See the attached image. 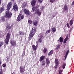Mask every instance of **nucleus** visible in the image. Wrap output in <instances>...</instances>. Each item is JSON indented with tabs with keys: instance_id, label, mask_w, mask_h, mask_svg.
Masks as SVG:
<instances>
[{
	"instance_id": "1",
	"label": "nucleus",
	"mask_w": 74,
	"mask_h": 74,
	"mask_svg": "<svg viewBox=\"0 0 74 74\" xmlns=\"http://www.w3.org/2000/svg\"><path fill=\"white\" fill-rule=\"evenodd\" d=\"M32 12H34L35 14H37L38 16H40L41 14V12H40L39 9L37 8L36 7H34L32 8Z\"/></svg>"
},
{
	"instance_id": "2",
	"label": "nucleus",
	"mask_w": 74,
	"mask_h": 74,
	"mask_svg": "<svg viewBox=\"0 0 74 74\" xmlns=\"http://www.w3.org/2000/svg\"><path fill=\"white\" fill-rule=\"evenodd\" d=\"M10 10H6V12L5 13V17L7 18H10L12 16V13L11 12H9Z\"/></svg>"
},
{
	"instance_id": "3",
	"label": "nucleus",
	"mask_w": 74,
	"mask_h": 74,
	"mask_svg": "<svg viewBox=\"0 0 74 74\" xmlns=\"http://www.w3.org/2000/svg\"><path fill=\"white\" fill-rule=\"evenodd\" d=\"M24 18V16L22 14V12L21 11H20V14L18 15L17 17V20L18 22H19L21 20V19H23Z\"/></svg>"
},
{
	"instance_id": "4",
	"label": "nucleus",
	"mask_w": 74,
	"mask_h": 74,
	"mask_svg": "<svg viewBox=\"0 0 74 74\" xmlns=\"http://www.w3.org/2000/svg\"><path fill=\"white\" fill-rule=\"evenodd\" d=\"M10 36L11 34H10V33H8L7 34L6 36V38L5 40V43L6 44H8V42H9V40H10Z\"/></svg>"
},
{
	"instance_id": "5",
	"label": "nucleus",
	"mask_w": 74,
	"mask_h": 74,
	"mask_svg": "<svg viewBox=\"0 0 74 74\" xmlns=\"http://www.w3.org/2000/svg\"><path fill=\"white\" fill-rule=\"evenodd\" d=\"M23 11L24 14L26 15H29L30 14V11L25 9H23Z\"/></svg>"
},
{
	"instance_id": "6",
	"label": "nucleus",
	"mask_w": 74,
	"mask_h": 74,
	"mask_svg": "<svg viewBox=\"0 0 74 74\" xmlns=\"http://www.w3.org/2000/svg\"><path fill=\"white\" fill-rule=\"evenodd\" d=\"M12 10H13L14 11H18V6L15 3H14V4Z\"/></svg>"
},
{
	"instance_id": "7",
	"label": "nucleus",
	"mask_w": 74,
	"mask_h": 74,
	"mask_svg": "<svg viewBox=\"0 0 74 74\" xmlns=\"http://www.w3.org/2000/svg\"><path fill=\"white\" fill-rule=\"evenodd\" d=\"M12 6V2H9L7 6V9L8 10L10 11V9L11 8Z\"/></svg>"
},
{
	"instance_id": "8",
	"label": "nucleus",
	"mask_w": 74,
	"mask_h": 74,
	"mask_svg": "<svg viewBox=\"0 0 74 74\" xmlns=\"http://www.w3.org/2000/svg\"><path fill=\"white\" fill-rule=\"evenodd\" d=\"M36 28H35L34 27L32 28V31L30 33H31V34H33L34 35V34L36 33Z\"/></svg>"
},
{
	"instance_id": "9",
	"label": "nucleus",
	"mask_w": 74,
	"mask_h": 74,
	"mask_svg": "<svg viewBox=\"0 0 74 74\" xmlns=\"http://www.w3.org/2000/svg\"><path fill=\"white\" fill-rule=\"evenodd\" d=\"M39 37L40 38H39L38 40V42H42V40H41V38L42 37V35H39Z\"/></svg>"
},
{
	"instance_id": "10",
	"label": "nucleus",
	"mask_w": 74,
	"mask_h": 74,
	"mask_svg": "<svg viewBox=\"0 0 74 74\" xmlns=\"http://www.w3.org/2000/svg\"><path fill=\"white\" fill-rule=\"evenodd\" d=\"M45 59V56H42L40 58L39 60V61L40 62H41L42 60H43L44 59Z\"/></svg>"
},
{
	"instance_id": "11",
	"label": "nucleus",
	"mask_w": 74,
	"mask_h": 74,
	"mask_svg": "<svg viewBox=\"0 0 74 74\" xmlns=\"http://www.w3.org/2000/svg\"><path fill=\"white\" fill-rule=\"evenodd\" d=\"M33 36H34V34H32L30 33L28 37L29 39L31 40V39L33 38Z\"/></svg>"
},
{
	"instance_id": "12",
	"label": "nucleus",
	"mask_w": 74,
	"mask_h": 74,
	"mask_svg": "<svg viewBox=\"0 0 74 74\" xmlns=\"http://www.w3.org/2000/svg\"><path fill=\"white\" fill-rule=\"evenodd\" d=\"M11 44H12V45L13 46H14V47H15V46L16 45V42H15L14 41V40H12L11 41Z\"/></svg>"
},
{
	"instance_id": "13",
	"label": "nucleus",
	"mask_w": 74,
	"mask_h": 74,
	"mask_svg": "<svg viewBox=\"0 0 74 74\" xmlns=\"http://www.w3.org/2000/svg\"><path fill=\"white\" fill-rule=\"evenodd\" d=\"M36 1L35 0H34L32 1L31 2V5L33 6V5H35V4H36Z\"/></svg>"
},
{
	"instance_id": "14",
	"label": "nucleus",
	"mask_w": 74,
	"mask_h": 74,
	"mask_svg": "<svg viewBox=\"0 0 74 74\" xmlns=\"http://www.w3.org/2000/svg\"><path fill=\"white\" fill-rule=\"evenodd\" d=\"M20 71L21 73H23L24 72V69L23 68V67L22 66L20 67Z\"/></svg>"
},
{
	"instance_id": "15",
	"label": "nucleus",
	"mask_w": 74,
	"mask_h": 74,
	"mask_svg": "<svg viewBox=\"0 0 74 74\" xmlns=\"http://www.w3.org/2000/svg\"><path fill=\"white\" fill-rule=\"evenodd\" d=\"M57 41H59L60 42H63V38L60 37L59 38V40H58Z\"/></svg>"
},
{
	"instance_id": "16",
	"label": "nucleus",
	"mask_w": 74,
	"mask_h": 74,
	"mask_svg": "<svg viewBox=\"0 0 74 74\" xmlns=\"http://www.w3.org/2000/svg\"><path fill=\"white\" fill-rule=\"evenodd\" d=\"M34 24L35 26H37L38 25V21L37 20H36L34 21Z\"/></svg>"
},
{
	"instance_id": "17",
	"label": "nucleus",
	"mask_w": 74,
	"mask_h": 74,
	"mask_svg": "<svg viewBox=\"0 0 74 74\" xmlns=\"http://www.w3.org/2000/svg\"><path fill=\"white\" fill-rule=\"evenodd\" d=\"M46 62L47 64H49L50 63V61L48 58H46Z\"/></svg>"
},
{
	"instance_id": "18",
	"label": "nucleus",
	"mask_w": 74,
	"mask_h": 74,
	"mask_svg": "<svg viewBox=\"0 0 74 74\" xmlns=\"http://www.w3.org/2000/svg\"><path fill=\"white\" fill-rule=\"evenodd\" d=\"M55 63L56 64V66H58V63H59V61H58V59H55Z\"/></svg>"
},
{
	"instance_id": "19",
	"label": "nucleus",
	"mask_w": 74,
	"mask_h": 74,
	"mask_svg": "<svg viewBox=\"0 0 74 74\" xmlns=\"http://www.w3.org/2000/svg\"><path fill=\"white\" fill-rule=\"evenodd\" d=\"M64 10L66 11H68V8L67 7V5H65L64 7Z\"/></svg>"
},
{
	"instance_id": "20",
	"label": "nucleus",
	"mask_w": 74,
	"mask_h": 74,
	"mask_svg": "<svg viewBox=\"0 0 74 74\" xmlns=\"http://www.w3.org/2000/svg\"><path fill=\"white\" fill-rule=\"evenodd\" d=\"M37 47H38V45H36V46L34 45H32V47L33 48L34 50V51H36V49H37Z\"/></svg>"
},
{
	"instance_id": "21",
	"label": "nucleus",
	"mask_w": 74,
	"mask_h": 74,
	"mask_svg": "<svg viewBox=\"0 0 74 74\" xmlns=\"http://www.w3.org/2000/svg\"><path fill=\"white\" fill-rule=\"evenodd\" d=\"M53 50H51L48 53V55L49 56H51V55H52L53 54Z\"/></svg>"
},
{
	"instance_id": "22",
	"label": "nucleus",
	"mask_w": 74,
	"mask_h": 74,
	"mask_svg": "<svg viewBox=\"0 0 74 74\" xmlns=\"http://www.w3.org/2000/svg\"><path fill=\"white\" fill-rule=\"evenodd\" d=\"M46 63L45 62V61H43L42 63V66H45V65Z\"/></svg>"
},
{
	"instance_id": "23",
	"label": "nucleus",
	"mask_w": 74,
	"mask_h": 74,
	"mask_svg": "<svg viewBox=\"0 0 74 74\" xmlns=\"http://www.w3.org/2000/svg\"><path fill=\"white\" fill-rule=\"evenodd\" d=\"M27 5V3H24L22 5L23 7H26Z\"/></svg>"
},
{
	"instance_id": "24",
	"label": "nucleus",
	"mask_w": 74,
	"mask_h": 74,
	"mask_svg": "<svg viewBox=\"0 0 74 74\" xmlns=\"http://www.w3.org/2000/svg\"><path fill=\"white\" fill-rule=\"evenodd\" d=\"M11 26H7L6 27V29H7V30H11Z\"/></svg>"
},
{
	"instance_id": "25",
	"label": "nucleus",
	"mask_w": 74,
	"mask_h": 74,
	"mask_svg": "<svg viewBox=\"0 0 74 74\" xmlns=\"http://www.w3.org/2000/svg\"><path fill=\"white\" fill-rule=\"evenodd\" d=\"M51 32L53 33H55L56 32V29L54 27L52 28L51 29Z\"/></svg>"
},
{
	"instance_id": "26",
	"label": "nucleus",
	"mask_w": 74,
	"mask_h": 74,
	"mask_svg": "<svg viewBox=\"0 0 74 74\" xmlns=\"http://www.w3.org/2000/svg\"><path fill=\"white\" fill-rule=\"evenodd\" d=\"M68 38V36H67L66 38L65 39L64 41V43L65 44L67 40V39Z\"/></svg>"
},
{
	"instance_id": "27",
	"label": "nucleus",
	"mask_w": 74,
	"mask_h": 74,
	"mask_svg": "<svg viewBox=\"0 0 74 74\" xmlns=\"http://www.w3.org/2000/svg\"><path fill=\"white\" fill-rule=\"evenodd\" d=\"M51 32V30L50 29L47 30L46 32V34H48Z\"/></svg>"
},
{
	"instance_id": "28",
	"label": "nucleus",
	"mask_w": 74,
	"mask_h": 74,
	"mask_svg": "<svg viewBox=\"0 0 74 74\" xmlns=\"http://www.w3.org/2000/svg\"><path fill=\"white\" fill-rule=\"evenodd\" d=\"M44 7L42 6L40 7V11H42V10H44Z\"/></svg>"
},
{
	"instance_id": "29",
	"label": "nucleus",
	"mask_w": 74,
	"mask_h": 74,
	"mask_svg": "<svg viewBox=\"0 0 74 74\" xmlns=\"http://www.w3.org/2000/svg\"><path fill=\"white\" fill-rule=\"evenodd\" d=\"M4 8H1V9H0V12H3V11H4Z\"/></svg>"
},
{
	"instance_id": "30",
	"label": "nucleus",
	"mask_w": 74,
	"mask_h": 74,
	"mask_svg": "<svg viewBox=\"0 0 74 74\" xmlns=\"http://www.w3.org/2000/svg\"><path fill=\"white\" fill-rule=\"evenodd\" d=\"M73 21L72 20H71L70 21L69 24L71 25H73Z\"/></svg>"
},
{
	"instance_id": "31",
	"label": "nucleus",
	"mask_w": 74,
	"mask_h": 74,
	"mask_svg": "<svg viewBox=\"0 0 74 74\" xmlns=\"http://www.w3.org/2000/svg\"><path fill=\"white\" fill-rule=\"evenodd\" d=\"M47 51V49L46 48H45L43 49V52L45 53Z\"/></svg>"
},
{
	"instance_id": "32",
	"label": "nucleus",
	"mask_w": 74,
	"mask_h": 74,
	"mask_svg": "<svg viewBox=\"0 0 74 74\" xmlns=\"http://www.w3.org/2000/svg\"><path fill=\"white\" fill-rule=\"evenodd\" d=\"M1 20H2V21H3V22L4 21H5L4 17H1Z\"/></svg>"
},
{
	"instance_id": "33",
	"label": "nucleus",
	"mask_w": 74,
	"mask_h": 74,
	"mask_svg": "<svg viewBox=\"0 0 74 74\" xmlns=\"http://www.w3.org/2000/svg\"><path fill=\"white\" fill-rule=\"evenodd\" d=\"M1 20H2V21H3V22L4 21H5L4 17H1Z\"/></svg>"
},
{
	"instance_id": "34",
	"label": "nucleus",
	"mask_w": 74,
	"mask_h": 74,
	"mask_svg": "<svg viewBox=\"0 0 74 74\" xmlns=\"http://www.w3.org/2000/svg\"><path fill=\"white\" fill-rule=\"evenodd\" d=\"M66 66V64H64L62 65V68L63 69H64L65 68V67Z\"/></svg>"
},
{
	"instance_id": "35",
	"label": "nucleus",
	"mask_w": 74,
	"mask_h": 74,
	"mask_svg": "<svg viewBox=\"0 0 74 74\" xmlns=\"http://www.w3.org/2000/svg\"><path fill=\"white\" fill-rule=\"evenodd\" d=\"M50 2H51L52 3H53L55 1V0H50Z\"/></svg>"
},
{
	"instance_id": "36",
	"label": "nucleus",
	"mask_w": 74,
	"mask_h": 74,
	"mask_svg": "<svg viewBox=\"0 0 74 74\" xmlns=\"http://www.w3.org/2000/svg\"><path fill=\"white\" fill-rule=\"evenodd\" d=\"M59 48H60V45H58L57 47L56 48V49L58 50V49H59Z\"/></svg>"
},
{
	"instance_id": "37",
	"label": "nucleus",
	"mask_w": 74,
	"mask_h": 74,
	"mask_svg": "<svg viewBox=\"0 0 74 74\" xmlns=\"http://www.w3.org/2000/svg\"><path fill=\"white\" fill-rule=\"evenodd\" d=\"M28 22L29 24H31L32 23V20H29L28 21Z\"/></svg>"
},
{
	"instance_id": "38",
	"label": "nucleus",
	"mask_w": 74,
	"mask_h": 74,
	"mask_svg": "<svg viewBox=\"0 0 74 74\" xmlns=\"http://www.w3.org/2000/svg\"><path fill=\"white\" fill-rule=\"evenodd\" d=\"M37 1H38L39 3H42V2L43 1L42 0H37Z\"/></svg>"
},
{
	"instance_id": "39",
	"label": "nucleus",
	"mask_w": 74,
	"mask_h": 74,
	"mask_svg": "<svg viewBox=\"0 0 74 74\" xmlns=\"http://www.w3.org/2000/svg\"><path fill=\"white\" fill-rule=\"evenodd\" d=\"M3 42H0V47L2 46V45H3Z\"/></svg>"
},
{
	"instance_id": "40",
	"label": "nucleus",
	"mask_w": 74,
	"mask_h": 74,
	"mask_svg": "<svg viewBox=\"0 0 74 74\" xmlns=\"http://www.w3.org/2000/svg\"><path fill=\"white\" fill-rule=\"evenodd\" d=\"M62 71L61 70L59 71V74H62Z\"/></svg>"
},
{
	"instance_id": "41",
	"label": "nucleus",
	"mask_w": 74,
	"mask_h": 74,
	"mask_svg": "<svg viewBox=\"0 0 74 74\" xmlns=\"http://www.w3.org/2000/svg\"><path fill=\"white\" fill-rule=\"evenodd\" d=\"M6 66V64H4L2 65V66L3 67H5Z\"/></svg>"
},
{
	"instance_id": "42",
	"label": "nucleus",
	"mask_w": 74,
	"mask_h": 74,
	"mask_svg": "<svg viewBox=\"0 0 74 74\" xmlns=\"http://www.w3.org/2000/svg\"><path fill=\"white\" fill-rule=\"evenodd\" d=\"M69 50H68L66 52V55H67L68 53H69Z\"/></svg>"
},
{
	"instance_id": "43",
	"label": "nucleus",
	"mask_w": 74,
	"mask_h": 74,
	"mask_svg": "<svg viewBox=\"0 0 74 74\" xmlns=\"http://www.w3.org/2000/svg\"><path fill=\"white\" fill-rule=\"evenodd\" d=\"M66 26L68 27V28H70V26H69V23H67Z\"/></svg>"
},
{
	"instance_id": "44",
	"label": "nucleus",
	"mask_w": 74,
	"mask_h": 74,
	"mask_svg": "<svg viewBox=\"0 0 74 74\" xmlns=\"http://www.w3.org/2000/svg\"><path fill=\"white\" fill-rule=\"evenodd\" d=\"M25 51H24V52H23V54H22V56H24V55H25Z\"/></svg>"
},
{
	"instance_id": "45",
	"label": "nucleus",
	"mask_w": 74,
	"mask_h": 74,
	"mask_svg": "<svg viewBox=\"0 0 74 74\" xmlns=\"http://www.w3.org/2000/svg\"><path fill=\"white\" fill-rule=\"evenodd\" d=\"M1 65V60L0 59V66Z\"/></svg>"
},
{
	"instance_id": "46",
	"label": "nucleus",
	"mask_w": 74,
	"mask_h": 74,
	"mask_svg": "<svg viewBox=\"0 0 74 74\" xmlns=\"http://www.w3.org/2000/svg\"><path fill=\"white\" fill-rule=\"evenodd\" d=\"M58 66H57L56 64V66L55 65V69H57V68L58 67Z\"/></svg>"
},
{
	"instance_id": "47",
	"label": "nucleus",
	"mask_w": 74,
	"mask_h": 74,
	"mask_svg": "<svg viewBox=\"0 0 74 74\" xmlns=\"http://www.w3.org/2000/svg\"><path fill=\"white\" fill-rule=\"evenodd\" d=\"M67 55H66L65 57V60H66V58H67Z\"/></svg>"
},
{
	"instance_id": "48",
	"label": "nucleus",
	"mask_w": 74,
	"mask_h": 74,
	"mask_svg": "<svg viewBox=\"0 0 74 74\" xmlns=\"http://www.w3.org/2000/svg\"><path fill=\"white\" fill-rule=\"evenodd\" d=\"M74 5V1L72 3V5Z\"/></svg>"
},
{
	"instance_id": "49",
	"label": "nucleus",
	"mask_w": 74,
	"mask_h": 74,
	"mask_svg": "<svg viewBox=\"0 0 74 74\" xmlns=\"http://www.w3.org/2000/svg\"><path fill=\"white\" fill-rule=\"evenodd\" d=\"M22 32L21 31H20L19 32V33H20V34H22Z\"/></svg>"
},
{
	"instance_id": "50",
	"label": "nucleus",
	"mask_w": 74,
	"mask_h": 74,
	"mask_svg": "<svg viewBox=\"0 0 74 74\" xmlns=\"http://www.w3.org/2000/svg\"><path fill=\"white\" fill-rule=\"evenodd\" d=\"M18 1L19 3H21V0H18Z\"/></svg>"
},
{
	"instance_id": "51",
	"label": "nucleus",
	"mask_w": 74,
	"mask_h": 74,
	"mask_svg": "<svg viewBox=\"0 0 74 74\" xmlns=\"http://www.w3.org/2000/svg\"><path fill=\"white\" fill-rule=\"evenodd\" d=\"M1 0H0V5H1Z\"/></svg>"
},
{
	"instance_id": "52",
	"label": "nucleus",
	"mask_w": 74,
	"mask_h": 74,
	"mask_svg": "<svg viewBox=\"0 0 74 74\" xmlns=\"http://www.w3.org/2000/svg\"><path fill=\"white\" fill-rule=\"evenodd\" d=\"M62 12H64V11H62Z\"/></svg>"
},
{
	"instance_id": "53",
	"label": "nucleus",
	"mask_w": 74,
	"mask_h": 74,
	"mask_svg": "<svg viewBox=\"0 0 74 74\" xmlns=\"http://www.w3.org/2000/svg\"><path fill=\"white\" fill-rule=\"evenodd\" d=\"M37 18H39V16H38V17H37Z\"/></svg>"
},
{
	"instance_id": "54",
	"label": "nucleus",
	"mask_w": 74,
	"mask_h": 74,
	"mask_svg": "<svg viewBox=\"0 0 74 74\" xmlns=\"http://www.w3.org/2000/svg\"><path fill=\"white\" fill-rule=\"evenodd\" d=\"M12 1H14V0H12Z\"/></svg>"
},
{
	"instance_id": "55",
	"label": "nucleus",
	"mask_w": 74,
	"mask_h": 74,
	"mask_svg": "<svg viewBox=\"0 0 74 74\" xmlns=\"http://www.w3.org/2000/svg\"><path fill=\"white\" fill-rule=\"evenodd\" d=\"M38 7H37V8H38Z\"/></svg>"
}]
</instances>
